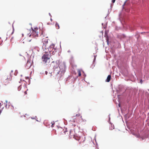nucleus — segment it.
<instances>
[{
	"instance_id": "obj_14",
	"label": "nucleus",
	"mask_w": 149,
	"mask_h": 149,
	"mask_svg": "<svg viewBox=\"0 0 149 149\" xmlns=\"http://www.w3.org/2000/svg\"><path fill=\"white\" fill-rule=\"evenodd\" d=\"M126 3V2H125L124 3V4H123V6L125 4V3Z\"/></svg>"
},
{
	"instance_id": "obj_16",
	"label": "nucleus",
	"mask_w": 149,
	"mask_h": 149,
	"mask_svg": "<svg viewBox=\"0 0 149 149\" xmlns=\"http://www.w3.org/2000/svg\"><path fill=\"white\" fill-rule=\"evenodd\" d=\"M24 93L25 94H26V91H25V92H24Z\"/></svg>"
},
{
	"instance_id": "obj_6",
	"label": "nucleus",
	"mask_w": 149,
	"mask_h": 149,
	"mask_svg": "<svg viewBox=\"0 0 149 149\" xmlns=\"http://www.w3.org/2000/svg\"><path fill=\"white\" fill-rule=\"evenodd\" d=\"M6 104L5 107H6V108H8L9 107V106L10 104V102H8V105L7 104V103L8 102L6 100Z\"/></svg>"
},
{
	"instance_id": "obj_11",
	"label": "nucleus",
	"mask_w": 149,
	"mask_h": 149,
	"mask_svg": "<svg viewBox=\"0 0 149 149\" xmlns=\"http://www.w3.org/2000/svg\"><path fill=\"white\" fill-rule=\"evenodd\" d=\"M78 75L79 76H80L81 75V71L80 70H78Z\"/></svg>"
},
{
	"instance_id": "obj_18",
	"label": "nucleus",
	"mask_w": 149,
	"mask_h": 149,
	"mask_svg": "<svg viewBox=\"0 0 149 149\" xmlns=\"http://www.w3.org/2000/svg\"><path fill=\"white\" fill-rule=\"evenodd\" d=\"M95 56L94 60H95Z\"/></svg>"
},
{
	"instance_id": "obj_27",
	"label": "nucleus",
	"mask_w": 149,
	"mask_h": 149,
	"mask_svg": "<svg viewBox=\"0 0 149 149\" xmlns=\"http://www.w3.org/2000/svg\"><path fill=\"white\" fill-rule=\"evenodd\" d=\"M11 72H13V70H11Z\"/></svg>"
},
{
	"instance_id": "obj_22",
	"label": "nucleus",
	"mask_w": 149,
	"mask_h": 149,
	"mask_svg": "<svg viewBox=\"0 0 149 149\" xmlns=\"http://www.w3.org/2000/svg\"><path fill=\"white\" fill-rule=\"evenodd\" d=\"M51 20L52 21V19L51 18Z\"/></svg>"
},
{
	"instance_id": "obj_23",
	"label": "nucleus",
	"mask_w": 149,
	"mask_h": 149,
	"mask_svg": "<svg viewBox=\"0 0 149 149\" xmlns=\"http://www.w3.org/2000/svg\"><path fill=\"white\" fill-rule=\"evenodd\" d=\"M107 42L108 43V40H107Z\"/></svg>"
},
{
	"instance_id": "obj_15",
	"label": "nucleus",
	"mask_w": 149,
	"mask_h": 149,
	"mask_svg": "<svg viewBox=\"0 0 149 149\" xmlns=\"http://www.w3.org/2000/svg\"><path fill=\"white\" fill-rule=\"evenodd\" d=\"M45 74H47V71H45Z\"/></svg>"
},
{
	"instance_id": "obj_10",
	"label": "nucleus",
	"mask_w": 149,
	"mask_h": 149,
	"mask_svg": "<svg viewBox=\"0 0 149 149\" xmlns=\"http://www.w3.org/2000/svg\"><path fill=\"white\" fill-rule=\"evenodd\" d=\"M56 28L57 29H59V25L57 23H56Z\"/></svg>"
},
{
	"instance_id": "obj_17",
	"label": "nucleus",
	"mask_w": 149,
	"mask_h": 149,
	"mask_svg": "<svg viewBox=\"0 0 149 149\" xmlns=\"http://www.w3.org/2000/svg\"><path fill=\"white\" fill-rule=\"evenodd\" d=\"M56 63H59V61H56Z\"/></svg>"
},
{
	"instance_id": "obj_25",
	"label": "nucleus",
	"mask_w": 149,
	"mask_h": 149,
	"mask_svg": "<svg viewBox=\"0 0 149 149\" xmlns=\"http://www.w3.org/2000/svg\"><path fill=\"white\" fill-rule=\"evenodd\" d=\"M140 82H142V80H141V81H140Z\"/></svg>"
},
{
	"instance_id": "obj_19",
	"label": "nucleus",
	"mask_w": 149,
	"mask_h": 149,
	"mask_svg": "<svg viewBox=\"0 0 149 149\" xmlns=\"http://www.w3.org/2000/svg\"><path fill=\"white\" fill-rule=\"evenodd\" d=\"M2 41H1V42L0 43V45L2 43Z\"/></svg>"
},
{
	"instance_id": "obj_8",
	"label": "nucleus",
	"mask_w": 149,
	"mask_h": 149,
	"mask_svg": "<svg viewBox=\"0 0 149 149\" xmlns=\"http://www.w3.org/2000/svg\"><path fill=\"white\" fill-rule=\"evenodd\" d=\"M12 79V77L11 75H9L8 77L6 79L8 81H10Z\"/></svg>"
},
{
	"instance_id": "obj_24",
	"label": "nucleus",
	"mask_w": 149,
	"mask_h": 149,
	"mask_svg": "<svg viewBox=\"0 0 149 149\" xmlns=\"http://www.w3.org/2000/svg\"><path fill=\"white\" fill-rule=\"evenodd\" d=\"M140 82H142V80H141V81H140Z\"/></svg>"
},
{
	"instance_id": "obj_21",
	"label": "nucleus",
	"mask_w": 149,
	"mask_h": 149,
	"mask_svg": "<svg viewBox=\"0 0 149 149\" xmlns=\"http://www.w3.org/2000/svg\"><path fill=\"white\" fill-rule=\"evenodd\" d=\"M49 15H51V14H50V13H49Z\"/></svg>"
},
{
	"instance_id": "obj_5",
	"label": "nucleus",
	"mask_w": 149,
	"mask_h": 149,
	"mask_svg": "<svg viewBox=\"0 0 149 149\" xmlns=\"http://www.w3.org/2000/svg\"><path fill=\"white\" fill-rule=\"evenodd\" d=\"M111 75H109L107 78L106 81L107 82H109L111 79Z\"/></svg>"
},
{
	"instance_id": "obj_28",
	"label": "nucleus",
	"mask_w": 149,
	"mask_h": 149,
	"mask_svg": "<svg viewBox=\"0 0 149 149\" xmlns=\"http://www.w3.org/2000/svg\"><path fill=\"white\" fill-rule=\"evenodd\" d=\"M118 105L120 107V105L119 104H118Z\"/></svg>"
},
{
	"instance_id": "obj_9",
	"label": "nucleus",
	"mask_w": 149,
	"mask_h": 149,
	"mask_svg": "<svg viewBox=\"0 0 149 149\" xmlns=\"http://www.w3.org/2000/svg\"><path fill=\"white\" fill-rule=\"evenodd\" d=\"M26 64L27 65H29V67H28L29 68H30L31 65V64L30 62L28 61L27 62Z\"/></svg>"
},
{
	"instance_id": "obj_3",
	"label": "nucleus",
	"mask_w": 149,
	"mask_h": 149,
	"mask_svg": "<svg viewBox=\"0 0 149 149\" xmlns=\"http://www.w3.org/2000/svg\"><path fill=\"white\" fill-rule=\"evenodd\" d=\"M49 54H44L42 57V60L43 62L45 63L49 62Z\"/></svg>"
},
{
	"instance_id": "obj_1",
	"label": "nucleus",
	"mask_w": 149,
	"mask_h": 149,
	"mask_svg": "<svg viewBox=\"0 0 149 149\" xmlns=\"http://www.w3.org/2000/svg\"><path fill=\"white\" fill-rule=\"evenodd\" d=\"M42 42L43 45L42 48L45 53L49 52L50 54L54 55L55 53L57 52V49L54 47V45L53 44H52L49 48H47V45L48 43V39L47 38H43Z\"/></svg>"
},
{
	"instance_id": "obj_4",
	"label": "nucleus",
	"mask_w": 149,
	"mask_h": 149,
	"mask_svg": "<svg viewBox=\"0 0 149 149\" xmlns=\"http://www.w3.org/2000/svg\"><path fill=\"white\" fill-rule=\"evenodd\" d=\"M54 73L56 74H58L60 71V67H56L54 66Z\"/></svg>"
},
{
	"instance_id": "obj_2",
	"label": "nucleus",
	"mask_w": 149,
	"mask_h": 149,
	"mask_svg": "<svg viewBox=\"0 0 149 149\" xmlns=\"http://www.w3.org/2000/svg\"><path fill=\"white\" fill-rule=\"evenodd\" d=\"M37 29L36 30V29H35V30H33V29H32L31 30V31H30V33H28V36L30 37L31 36H32L34 37H36L38 36V32L37 31ZM28 32H29V31L28 30H27Z\"/></svg>"
},
{
	"instance_id": "obj_12",
	"label": "nucleus",
	"mask_w": 149,
	"mask_h": 149,
	"mask_svg": "<svg viewBox=\"0 0 149 149\" xmlns=\"http://www.w3.org/2000/svg\"><path fill=\"white\" fill-rule=\"evenodd\" d=\"M21 87L20 86L18 88V91H20L21 90Z\"/></svg>"
},
{
	"instance_id": "obj_13",
	"label": "nucleus",
	"mask_w": 149,
	"mask_h": 149,
	"mask_svg": "<svg viewBox=\"0 0 149 149\" xmlns=\"http://www.w3.org/2000/svg\"><path fill=\"white\" fill-rule=\"evenodd\" d=\"M115 0H112V2L113 3H114L115 2Z\"/></svg>"
},
{
	"instance_id": "obj_26",
	"label": "nucleus",
	"mask_w": 149,
	"mask_h": 149,
	"mask_svg": "<svg viewBox=\"0 0 149 149\" xmlns=\"http://www.w3.org/2000/svg\"><path fill=\"white\" fill-rule=\"evenodd\" d=\"M140 82H142V80H141V81H140Z\"/></svg>"
},
{
	"instance_id": "obj_7",
	"label": "nucleus",
	"mask_w": 149,
	"mask_h": 149,
	"mask_svg": "<svg viewBox=\"0 0 149 149\" xmlns=\"http://www.w3.org/2000/svg\"><path fill=\"white\" fill-rule=\"evenodd\" d=\"M34 49L35 50L37 51L38 52H39L40 50L39 48V47L37 46H36L34 47Z\"/></svg>"
},
{
	"instance_id": "obj_20",
	"label": "nucleus",
	"mask_w": 149,
	"mask_h": 149,
	"mask_svg": "<svg viewBox=\"0 0 149 149\" xmlns=\"http://www.w3.org/2000/svg\"><path fill=\"white\" fill-rule=\"evenodd\" d=\"M1 103H0V107H1Z\"/></svg>"
}]
</instances>
